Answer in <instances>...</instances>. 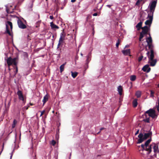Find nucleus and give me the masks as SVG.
Instances as JSON below:
<instances>
[{"mask_svg": "<svg viewBox=\"0 0 159 159\" xmlns=\"http://www.w3.org/2000/svg\"><path fill=\"white\" fill-rule=\"evenodd\" d=\"M18 57H16L12 58L11 57H8L7 59V62L8 66H9L11 65H13L15 66L16 70L14 71V76H15L18 72V68L17 65L18 63Z\"/></svg>", "mask_w": 159, "mask_h": 159, "instance_id": "1", "label": "nucleus"}, {"mask_svg": "<svg viewBox=\"0 0 159 159\" xmlns=\"http://www.w3.org/2000/svg\"><path fill=\"white\" fill-rule=\"evenodd\" d=\"M157 1L154 0L150 2L148 6V8L149 10V11H148V14L153 15L157 6Z\"/></svg>", "mask_w": 159, "mask_h": 159, "instance_id": "2", "label": "nucleus"}, {"mask_svg": "<svg viewBox=\"0 0 159 159\" xmlns=\"http://www.w3.org/2000/svg\"><path fill=\"white\" fill-rule=\"evenodd\" d=\"M154 54L153 53L152 51H151V54H150V56L149 57L148 61V63L150 64L149 65L150 66H153L156 65L157 60L156 59H154Z\"/></svg>", "mask_w": 159, "mask_h": 159, "instance_id": "3", "label": "nucleus"}, {"mask_svg": "<svg viewBox=\"0 0 159 159\" xmlns=\"http://www.w3.org/2000/svg\"><path fill=\"white\" fill-rule=\"evenodd\" d=\"M145 113L148 114L149 116L151 117L153 119H156L158 116L157 114L156 113V111L153 109L152 108H150L146 111L145 112Z\"/></svg>", "mask_w": 159, "mask_h": 159, "instance_id": "4", "label": "nucleus"}, {"mask_svg": "<svg viewBox=\"0 0 159 159\" xmlns=\"http://www.w3.org/2000/svg\"><path fill=\"white\" fill-rule=\"evenodd\" d=\"M6 31L5 33L8 34L10 36H11L12 34L10 32L8 26H10L11 30H12V23L10 21H7L6 23Z\"/></svg>", "mask_w": 159, "mask_h": 159, "instance_id": "5", "label": "nucleus"}, {"mask_svg": "<svg viewBox=\"0 0 159 159\" xmlns=\"http://www.w3.org/2000/svg\"><path fill=\"white\" fill-rule=\"evenodd\" d=\"M153 15L148 14L147 18H148V19L146 20L145 22V24L146 25L151 27L153 19Z\"/></svg>", "mask_w": 159, "mask_h": 159, "instance_id": "6", "label": "nucleus"}, {"mask_svg": "<svg viewBox=\"0 0 159 159\" xmlns=\"http://www.w3.org/2000/svg\"><path fill=\"white\" fill-rule=\"evenodd\" d=\"M151 141V139H149L146 141L144 143V145H145V147L147 148V149H148V152H147V155L149 154L151 152V144L149 145H148Z\"/></svg>", "mask_w": 159, "mask_h": 159, "instance_id": "7", "label": "nucleus"}, {"mask_svg": "<svg viewBox=\"0 0 159 159\" xmlns=\"http://www.w3.org/2000/svg\"><path fill=\"white\" fill-rule=\"evenodd\" d=\"M151 141V139H149L146 141L144 143V145H145V147L147 148V149H148V152H147V155L149 154L151 152V144L149 145H148Z\"/></svg>", "mask_w": 159, "mask_h": 159, "instance_id": "8", "label": "nucleus"}, {"mask_svg": "<svg viewBox=\"0 0 159 159\" xmlns=\"http://www.w3.org/2000/svg\"><path fill=\"white\" fill-rule=\"evenodd\" d=\"M151 149L152 148L153 149V151L155 153L154 154V156H156V153H158L159 152L158 145L155 143H152L151 144Z\"/></svg>", "mask_w": 159, "mask_h": 159, "instance_id": "9", "label": "nucleus"}, {"mask_svg": "<svg viewBox=\"0 0 159 159\" xmlns=\"http://www.w3.org/2000/svg\"><path fill=\"white\" fill-rule=\"evenodd\" d=\"M17 24L18 27L20 29H24L26 27V25L19 19L17 20Z\"/></svg>", "mask_w": 159, "mask_h": 159, "instance_id": "10", "label": "nucleus"}, {"mask_svg": "<svg viewBox=\"0 0 159 159\" xmlns=\"http://www.w3.org/2000/svg\"><path fill=\"white\" fill-rule=\"evenodd\" d=\"M142 70L144 72H146L147 73L149 72L151 70V68L149 67V64H147L145 65L142 69Z\"/></svg>", "mask_w": 159, "mask_h": 159, "instance_id": "11", "label": "nucleus"}, {"mask_svg": "<svg viewBox=\"0 0 159 159\" xmlns=\"http://www.w3.org/2000/svg\"><path fill=\"white\" fill-rule=\"evenodd\" d=\"M17 94L18 96L19 99L20 100H22L23 102H24V97L22 92L18 90L17 92Z\"/></svg>", "mask_w": 159, "mask_h": 159, "instance_id": "12", "label": "nucleus"}, {"mask_svg": "<svg viewBox=\"0 0 159 159\" xmlns=\"http://www.w3.org/2000/svg\"><path fill=\"white\" fill-rule=\"evenodd\" d=\"M91 52H90L89 53L88 55L86 56L87 59L86 60V65L87 66V68L88 67V64L91 60Z\"/></svg>", "mask_w": 159, "mask_h": 159, "instance_id": "13", "label": "nucleus"}, {"mask_svg": "<svg viewBox=\"0 0 159 159\" xmlns=\"http://www.w3.org/2000/svg\"><path fill=\"white\" fill-rule=\"evenodd\" d=\"M141 146L142 148L143 149L141 151H140V153L143 155H144V154L143 152H143L144 151L145 152H148V149H147V148L146 147L145 145H144V144H142Z\"/></svg>", "mask_w": 159, "mask_h": 159, "instance_id": "14", "label": "nucleus"}, {"mask_svg": "<svg viewBox=\"0 0 159 159\" xmlns=\"http://www.w3.org/2000/svg\"><path fill=\"white\" fill-rule=\"evenodd\" d=\"M148 34L149 35V37L146 38V42L148 44L149 43H152V39L151 37L150 33H148Z\"/></svg>", "mask_w": 159, "mask_h": 159, "instance_id": "15", "label": "nucleus"}, {"mask_svg": "<svg viewBox=\"0 0 159 159\" xmlns=\"http://www.w3.org/2000/svg\"><path fill=\"white\" fill-rule=\"evenodd\" d=\"M122 52L125 55L130 56V49H127L122 51Z\"/></svg>", "mask_w": 159, "mask_h": 159, "instance_id": "16", "label": "nucleus"}, {"mask_svg": "<svg viewBox=\"0 0 159 159\" xmlns=\"http://www.w3.org/2000/svg\"><path fill=\"white\" fill-rule=\"evenodd\" d=\"M152 134V132L149 131L148 133H145L144 134L143 138L146 140L150 136H151Z\"/></svg>", "mask_w": 159, "mask_h": 159, "instance_id": "17", "label": "nucleus"}, {"mask_svg": "<svg viewBox=\"0 0 159 159\" xmlns=\"http://www.w3.org/2000/svg\"><path fill=\"white\" fill-rule=\"evenodd\" d=\"M142 22L140 21L138 23L136 26V28H137L138 30H139L142 28Z\"/></svg>", "mask_w": 159, "mask_h": 159, "instance_id": "18", "label": "nucleus"}, {"mask_svg": "<svg viewBox=\"0 0 159 159\" xmlns=\"http://www.w3.org/2000/svg\"><path fill=\"white\" fill-rule=\"evenodd\" d=\"M148 47L149 49L150 50V54H151V51H152L153 52V53L154 54V50L153 49V45L152 44V43H149V44H148Z\"/></svg>", "mask_w": 159, "mask_h": 159, "instance_id": "19", "label": "nucleus"}, {"mask_svg": "<svg viewBox=\"0 0 159 159\" xmlns=\"http://www.w3.org/2000/svg\"><path fill=\"white\" fill-rule=\"evenodd\" d=\"M50 26L52 29H59V27L57 25H56L54 24L53 22H51L50 23Z\"/></svg>", "mask_w": 159, "mask_h": 159, "instance_id": "20", "label": "nucleus"}, {"mask_svg": "<svg viewBox=\"0 0 159 159\" xmlns=\"http://www.w3.org/2000/svg\"><path fill=\"white\" fill-rule=\"evenodd\" d=\"M138 99L136 98L134 99L133 101V106L134 107H136L138 105Z\"/></svg>", "mask_w": 159, "mask_h": 159, "instance_id": "21", "label": "nucleus"}, {"mask_svg": "<svg viewBox=\"0 0 159 159\" xmlns=\"http://www.w3.org/2000/svg\"><path fill=\"white\" fill-rule=\"evenodd\" d=\"M117 90L119 92V94L121 95L122 94V86L120 85L117 88Z\"/></svg>", "mask_w": 159, "mask_h": 159, "instance_id": "22", "label": "nucleus"}, {"mask_svg": "<svg viewBox=\"0 0 159 159\" xmlns=\"http://www.w3.org/2000/svg\"><path fill=\"white\" fill-rule=\"evenodd\" d=\"M66 62L61 65L60 67V72L61 73L64 70V66L66 64Z\"/></svg>", "mask_w": 159, "mask_h": 159, "instance_id": "23", "label": "nucleus"}, {"mask_svg": "<svg viewBox=\"0 0 159 159\" xmlns=\"http://www.w3.org/2000/svg\"><path fill=\"white\" fill-rule=\"evenodd\" d=\"M150 30H148L142 29V30L141 32L145 35L146 34H148V33H150Z\"/></svg>", "mask_w": 159, "mask_h": 159, "instance_id": "24", "label": "nucleus"}, {"mask_svg": "<svg viewBox=\"0 0 159 159\" xmlns=\"http://www.w3.org/2000/svg\"><path fill=\"white\" fill-rule=\"evenodd\" d=\"M135 95L137 98H140L141 95V91H136Z\"/></svg>", "mask_w": 159, "mask_h": 159, "instance_id": "25", "label": "nucleus"}, {"mask_svg": "<svg viewBox=\"0 0 159 159\" xmlns=\"http://www.w3.org/2000/svg\"><path fill=\"white\" fill-rule=\"evenodd\" d=\"M48 99V97L47 95H45L43 97V105H44Z\"/></svg>", "mask_w": 159, "mask_h": 159, "instance_id": "26", "label": "nucleus"}, {"mask_svg": "<svg viewBox=\"0 0 159 159\" xmlns=\"http://www.w3.org/2000/svg\"><path fill=\"white\" fill-rule=\"evenodd\" d=\"M11 7V6L10 5V6H8V5H5V7L6 8V11L7 13H12L13 11H9V9L8 8V7Z\"/></svg>", "mask_w": 159, "mask_h": 159, "instance_id": "27", "label": "nucleus"}, {"mask_svg": "<svg viewBox=\"0 0 159 159\" xmlns=\"http://www.w3.org/2000/svg\"><path fill=\"white\" fill-rule=\"evenodd\" d=\"M130 79L131 81H134L136 79V76L134 75H131L130 76Z\"/></svg>", "mask_w": 159, "mask_h": 159, "instance_id": "28", "label": "nucleus"}, {"mask_svg": "<svg viewBox=\"0 0 159 159\" xmlns=\"http://www.w3.org/2000/svg\"><path fill=\"white\" fill-rule=\"evenodd\" d=\"M72 76L73 78H75L77 75L78 73L76 72H73L71 71Z\"/></svg>", "mask_w": 159, "mask_h": 159, "instance_id": "29", "label": "nucleus"}, {"mask_svg": "<svg viewBox=\"0 0 159 159\" xmlns=\"http://www.w3.org/2000/svg\"><path fill=\"white\" fill-rule=\"evenodd\" d=\"M145 140L144 138H139L138 139L137 143H140Z\"/></svg>", "mask_w": 159, "mask_h": 159, "instance_id": "30", "label": "nucleus"}, {"mask_svg": "<svg viewBox=\"0 0 159 159\" xmlns=\"http://www.w3.org/2000/svg\"><path fill=\"white\" fill-rule=\"evenodd\" d=\"M150 27H149V26L146 25L145 26H144L142 28V29H146V30H150Z\"/></svg>", "mask_w": 159, "mask_h": 159, "instance_id": "31", "label": "nucleus"}, {"mask_svg": "<svg viewBox=\"0 0 159 159\" xmlns=\"http://www.w3.org/2000/svg\"><path fill=\"white\" fill-rule=\"evenodd\" d=\"M143 121L144 122L149 123L150 122V118L149 117L143 120Z\"/></svg>", "mask_w": 159, "mask_h": 159, "instance_id": "32", "label": "nucleus"}, {"mask_svg": "<svg viewBox=\"0 0 159 159\" xmlns=\"http://www.w3.org/2000/svg\"><path fill=\"white\" fill-rule=\"evenodd\" d=\"M17 123V121L14 119L13 121V123L12 125V128H14L15 127Z\"/></svg>", "mask_w": 159, "mask_h": 159, "instance_id": "33", "label": "nucleus"}, {"mask_svg": "<svg viewBox=\"0 0 159 159\" xmlns=\"http://www.w3.org/2000/svg\"><path fill=\"white\" fill-rule=\"evenodd\" d=\"M142 0H138L135 3V5L137 6H139L140 2H141Z\"/></svg>", "mask_w": 159, "mask_h": 159, "instance_id": "34", "label": "nucleus"}, {"mask_svg": "<svg viewBox=\"0 0 159 159\" xmlns=\"http://www.w3.org/2000/svg\"><path fill=\"white\" fill-rule=\"evenodd\" d=\"M143 136L144 134L141 133H140L138 136V137L139 138H143Z\"/></svg>", "mask_w": 159, "mask_h": 159, "instance_id": "35", "label": "nucleus"}, {"mask_svg": "<svg viewBox=\"0 0 159 159\" xmlns=\"http://www.w3.org/2000/svg\"><path fill=\"white\" fill-rule=\"evenodd\" d=\"M151 93L150 95V97H151L153 98L154 97V92L152 90H150Z\"/></svg>", "mask_w": 159, "mask_h": 159, "instance_id": "36", "label": "nucleus"}, {"mask_svg": "<svg viewBox=\"0 0 159 159\" xmlns=\"http://www.w3.org/2000/svg\"><path fill=\"white\" fill-rule=\"evenodd\" d=\"M120 40L119 39H118L117 40V43L116 44V46L117 48L118 47L120 43Z\"/></svg>", "mask_w": 159, "mask_h": 159, "instance_id": "37", "label": "nucleus"}, {"mask_svg": "<svg viewBox=\"0 0 159 159\" xmlns=\"http://www.w3.org/2000/svg\"><path fill=\"white\" fill-rule=\"evenodd\" d=\"M143 56H141L139 57L138 58L139 61V62L140 61L142 60L143 58Z\"/></svg>", "mask_w": 159, "mask_h": 159, "instance_id": "38", "label": "nucleus"}, {"mask_svg": "<svg viewBox=\"0 0 159 159\" xmlns=\"http://www.w3.org/2000/svg\"><path fill=\"white\" fill-rule=\"evenodd\" d=\"M145 34H143V33H142L141 32L140 33V36H139V37L141 38H142L143 39V37L144 35H145Z\"/></svg>", "mask_w": 159, "mask_h": 159, "instance_id": "39", "label": "nucleus"}, {"mask_svg": "<svg viewBox=\"0 0 159 159\" xmlns=\"http://www.w3.org/2000/svg\"><path fill=\"white\" fill-rule=\"evenodd\" d=\"M17 148H16V146L14 148V149L13 150V151L11 153V156H10V159H11V158H12V153H13V152H14V149H17Z\"/></svg>", "mask_w": 159, "mask_h": 159, "instance_id": "40", "label": "nucleus"}, {"mask_svg": "<svg viewBox=\"0 0 159 159\" xmlns=\"http://www.w3.org/2000/svg\"><path fill=\"white\" fill-rule=\"evenodd\" d=\"M158 105L157 106V110L159 112V100H158Z\"/></svg>", "mask_w": 159, "mask_h": 159, "instance_id": "41", "label": "nucleus"}, {"mask_svg": "<svg viewBox=\"0 0 159 159\" xmlns=\"http://www.w3.org/2000/svg\"><path fill=\"white\" fill-rule=\"evenodd\" d=\"M45 112V110H43V111H41V114L40 115V116H42L43 115L44 113Z\"/></svg>", "mask_w": 159, "mask_h": 159, "instance_id": "42", "label": "nucleus"}, {"mask_svg": "<svg viewBox=\"0 0 159 159\" xmlns=\"http://www.w3.org/2000/svg\"><path fill=\"white\" fill-rule=\"evenodd\" d=\"M113 5L112 4H110V5H106V6L108 7H109V8H111V9H112V8H111V6H112Z\"/></svg>", "mask_w": 159, "mask_h": 159, "instance_id": "43", "label": "nucleus"}, {"mask_svg": "<svg viewBox=\"0 0 159 159\" xmlns=\"http://www.w3.org/2000/svg\"><path fill=\"white\" fill-rule=\"evenodd\" d=\"M62 41H63L62 38L61 36L59 40V42L61 43V42H62Z\"/></svg>", "mask_w": 159, "mask_h": 159, "instance_id": "44", "label": "nucleus"}, {"mask_svg": "<svg viewBox=\"0 0 159 159\" xmlns=\"http://www.w3.org/2000/svg\"><path fill=\"white\" fill-rule=\"evenodd\" d=\"M150 52L149 51H148L146 54L148 56V58H149V57L150 56Z\"/></svg>", "mask_w": 159, "mask_h": 159, "instance_id": "45", "label": "nucleus"}, {"mask_svg": "<svg viewBox=\"0 0 159 159\" xmlns=\"http://www.w3.org/2000/svg\"><path fill=\"white\" fill-rule=\"evenodd\" d=\"M61 36V38H64L65 37V36H64L63 34H62V33H61V34H60V37Z\"/></svg>", "mask_w": 159, "mask_h": 159, "instance_id": "46", "label": "nucleus"}, {"mask_svg": "<svg viewBox=\"0 0 159 159\" xmlns=\"http://www.w3.org/2000/svg\"><path fill=\"white\" fill-rule=\"evenodd\" d=\"M52 143L53 145H54L56 143V142L54 140L52 141Z\"/></svg>", "mask_w": 159, "mask_h": 159, "instance_id": "47", "label": "nucleus"}, {"mask_svg": "<svg viewBox=\"0 0 159 159\" xmlns=\"http://www.w3.org/2000/svg\"><path fill=\"white\" fill-rule=\"evenodd\" d=\"M104 129V128H101L100 129V131H99V132H98L97 133V134H98L99 133L101 132V130H103V129Z\"/></svg>", "mask_w": 159, "mask_h": 159, "instance_id": "48", "label": "nucleus"}, {"mask_svg": "<svg viewBox=\"0 0 159 159\" xmlns=\"http://www.w3.org/2000/svg\"><path fill=\"white\" fill-rule=\"evenodd\" d=\"M139 129H138V130H137L136 131V133H135V135H137V134L139 133Z\"/></svg>", "mask_w": 159, "mask_h": 159, "instance_id": "49", "label": "nucleus"}, {"mask_svg": "<svg viewBox=\"0 0 159 159\" xmlns=\"http://www.w3.org/2000/svg\"><path fill=\"white\" fill-rule=\"evenodd\" d=\"M93 16H96L98 15V13H95L93 14Z\"/></svg>", "mask_w": 159, "mask_h": 159, "instance_id": "50", "label": "nucleus"}, {"mask_svg": "<svg viewBox=\"0 0 159 159\" xmlns=\"http://www.w3.org/2000/svg\"><path fill=\"white\" fill-rule=\"evenodd\" d=\"M61 43H58L57 45V48H59L60 45Z\"/></svg>", "mask_w": 159, "mask_h": 159, "instance_id": "51", "label": "nucleus"}, {"mask_svg": "<svg viewBox=\"0 0 159 159\" xmlns=\"http://www.w3.org/2000/svg\"><path fill=\"white\" fill-rule=\"evenodd\" d=\"M49 18L51 20L53 19V17L52 16H49Z\"/></svg>", "mask_w": 159, "mask_h": 159, "instance_id": "52", "label": "nucleus"}, {"mask_svg": "<svg viewBox=\"0 0 159 159\" xmlns=\"http://www.w3.org/2000/svg\"><path fill=\"white\" fill-rule=\"evenodd\" d=\"M11 100H10V101H9L8 103V105L9 107L10 106V104H11Z\"/></svg>", "mask_w": 159, "mask_h": 159, "instance_id": "53", "label": "nucleus"}, {"mask_svg": "<svg viewBox=\"0 0 159 159\" xmlns=\"http://www.w3.org/2000/svg\"><path fill=\"white\" fill-rule=\"evenodd\" d=\"M28 107H27L26 106H25L23 108L24 109H25L26 110H27L28 109Z\"/></svg>", "mask_w": 159, "mask_h": 159, "instance_id": "54", "label": "nucleus"}, {"mask_svg": "<svg viewBox=\"0 0 159 159\" xmlns=\"http://www.w3.org/2000/svg\"><path fill=\"white\" fill-rule=\"evenodd\" d=\"M76 0H71V2H74Z\"/></svg>", "mask_w": 159, "mask_h": 159, "instance_id": "55", "label": "nucleus"}, {"mask_svg": "<svg viewBox=\"0 0 159 159\" xmlns=\"http://www.w3.org/2000/svg\"><path fill=\"white\" fill-rule=\"evenodd\" d=\"M142 38H141L139 37V40L140 41H142Z\"/></svg>", "mask_w": 159, "mask_h": 159, "instance_id": "56", "label": "nucleus"}, {"mask_svg": "<svg viewBox=\"0 0 159 159\" xmlns=\"http://www.w3.org/2000/svg\"><path fill=\"white\" fill-rule=\"evenodd\" d=\"M129 46V45H126L125 46V48H127V47H128Z\"/></svg>", "mask_w": 159, "mask_h": 159, "instance_id": "57", "label": "nucleus"}, {"mask_svg": "<svg viewBox=\"0 0 159 159\" xmlns=\"http://www.w3.org/2000/svg\"><path fill=\"white\" fill-rule=\"evenodd\" d=\"M146 57H145L144 58H143V60H146Z\"/></svg>", "mask_w": 159, "mask_h": 159, "instance_id": "58", "label": "nucleus"}, {"mask_svg": "<svg viewBox=\"0 0 159 159\" xmlns=\"http://www.w3.org/2000/svg\"><path fill=\"white\" fill-rule=\"evenodd\" d=\"M71 155V153H70V157ZM69 159H70V158H69Z\"/></svg>", "mask_w": 159, "mask_h": 159, "instance_id": "59", "label": "nucleus"}, {"mask_svg": "<svg viewBox=\"0 0 159 159\" xmlns=\"http://www.w3.org/2000/svg\"><path fill=\"white\" fill-rule=\"evenodd\" d=\"M158 87L159 88V84L158 85Z\"/></svg>", "mask_w": 159, "mask_h": 159, "instance_id": "60", "label": "nucleus"}, {"mask_svg": "<svg viewBox=\"0 0 159 159\" xmlns=\"http://www.w3.org/2000/svg\"><path fill=\"white\" fill-rule=\"evenodd\" d=\"M93 10H94V11H96V9H94Z\"/></svg>", "mask_w": 159, "mask_h": 159, "instance_id": "61", "label": "nucleus"}, {"mask_svg": "<svg viewBox=\"0 0 159 159\" xmlns=\"http://www.w3.org/2000/svg\"><path fill=\"white\" fill-rule=\"evenodd\" d=\"M81 55L82 56H83V54H82L81 53Z\"/></svg>", "mask_w": 159, "mask_h": 159, "instance_id": "62", "label": "nucleus"}, {"mask_svg": "<svg viewBox=\"0 0 159 159\" xmlns=\"http://www.w3.org/2000/svg\"><path fill=\"white\" fill-rule=\"evenodd\" d=\"M94 31H93V34H94Z\"/></svg>", "mask_w": 159, "mask_h": 159, "instance_id": "63", "label": "nucleus"}, {"mask_svg": "<svg viewBox=\"0 0 159 159\" xmlns=\"http://www.w3.org/2000/svg\"><path fill=\"white\" fill-rule=\"evenodd\" d=\"M93 30H94V28H93Z\"/></svg>", "mask_w": 159, "mask_h": 159, "instance_id": "64", "label": "nucleus"}]
</instances>
